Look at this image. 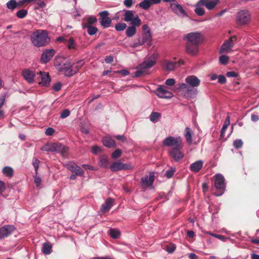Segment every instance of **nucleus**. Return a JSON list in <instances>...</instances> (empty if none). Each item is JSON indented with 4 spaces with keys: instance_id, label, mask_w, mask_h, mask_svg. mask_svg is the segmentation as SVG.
<instances>
[{
    "instance_id": "1",
    "label": "nucleus",
    "mask_w": 259,
    "mask_h": 259,
    "mask_svg": "<svg viewBox=\"0 0 259 259\" xmlns=\"http://www.w3.org/2000/svg\"><path fill=\"white\" fill-rule=\"evenodd\" d=\"M54 64L56 69L62 72L65 76L69 77L73 75L74 71L71 70V62L69 58L62 56H57Z\"/></svg>"
},
{
    "instance_id": "2",
    "label": "nucleus",
    "mask_w": 259,
    "mask_h": 259,
    "mask_svg": "<svg viewBox=\"0 0 259 259\" xmlns=\"http://www.w3.org/2000/svg\"><path fill=\"white\" fill-rule=\"evenodd\" d=\"M31 39L32 44L37 47L44 46L50 41L48 32L42 29L35 31L31 36Z\"/></svg>"
},
{
    "instance_id": "3",
    "label": "nucleus",
    "mask_w": 259,
    "mask_h": 259,
    "mask_svg": "<svg viewBox=\"0 0 259 259\" xmlns=\"http://www.w3.org/2000/svg\"><path fill=\"white\" fill-rule=\"evenodd\" d=\"M157 58L158 54L156 53H154L152 55L147 57L144 62L139 65L138 70L135 72V76L140 77L146 75L147 69L155 64Z\"/></svg>"
},
{
    "instance_id": "4",
    "label": "nucleus",
    "mask_w": 259,
    "mask_h": 259,
    "mask_svg": "<svg viewBox=\"0 0 259 259\" xmlns=\"http://www.w3.org/2000/svg\"><path fill=\"white\" fill-rule=\"evenodd\" d=\"M183 39L188 44L196 46L201 44L204 41V37L201 32L195 31L184 35Z\"/></svg>"
},
{
    "instance_id": "5",
    "label": "nucleus",
    "mask_w": 259,
    "mask_h": 259,
    "mask_svg": "<svg viewBox=\"0 0 259 259\" xmlns=\"http://www.w3.org/2000/svg\"><path fill=\"white\" fill-rule=\"evenodd\" d=\"M41 150L50 152H56L59 153L63 156L66 155L68 148L60 143H53L46 145L41 148Z\"/></svg>"
},
{
    "instance_id": "6",
    "label": "nucleus",
    "mask_w": 259,
    "mask_h": 259,
    "mask_svg": "<svg viewBox=\"0 0 259 259\" xmlns=\"http://www.w3.org/2000/svg\"><path fill=\"white\" fill-rule=\"evenodd\" d=\"M163 145L173 148L183 147L184 144L182 139L180 136H168L163 141Z\"/></svg>"
},
{
    "instance_id": "7",
    "label": "nucleus",
    "mask_w": 259,
    "mask_h": 259,
    "mask_svg": "<svg viewBox=\"0 0 259 259\" xmlns=\"http://www.w3.org/2000/svg\"><path fill=\"white\" fill-rule=\"evenodd\" d=\"M124 20L127 22H130L131 25L135 26H140L141 24V20L139 16L130 10L124 11Z\"/></svg>"
},
{
    "instance_id": "8",
    "label": "nucleus",
    "mask_w": 259,
    "mask_h": 259,
    "mask_svg": "<svg viewBox=\"0 0 259 259\" xmlns=\"http://www.w3.org/2000/svg\"><path fill=\"white\" fill-rule=\"evenodd\" d=\"M214 186L219 190L218 193L215 194L216 196H221L225 191V179L223 176L220 174H217L214 176Z\"/></svg>"
},
{
    "instance_id": "9",
    "label": "nucleus",
    "mask_w": 259,
    "mask_h": 259,
    "mask_svg": "<svg viewBox=\"0 0 259 259\" xmlns=\"http://www.w3.org/2000/svg\"><path fill=\"white\" fill-rule=\"evenodd\" d=\"M251 19L249 12L246 10L239 11L237 15L236 21L237 23L241 25L248 23Z\"/></svg>"
},
{
    "instance_id": "10",
    "label": "nucleus",
    "mask_w": 259,
    "mask_h": 259,
    "mask_svg": "<svg viewBox=\"0 0 259 259\" xmlns=\"http://www.w3.org/2000/svg\"><path fill=\"white\" fill-rule=\"evenodd\" d=\"M36 81L44 87H48L51 82V78L47 72L40 71L35 78Z\"/></svg>"
},
{
    "instance_id": "11",
    "label": "nucleus",
    "mask_w": 259,
    "mask_h": 259,
    "mask_svg": "<svg viewBox=\"0 0 259 259\" xmlns=\"http://www.w3.org/2000/svg\"><path fill=\"white\" fill-rule=\"evenodd\" d=\"M182 148L183 147L173 148L168 151L169 155L174 161H179L184 157V153L181 150Z\"/></svg>"
},
{
    "instance_id": "12",
    "label": "nucleus",
    "mask_w": 259,
    "mask_h": 259,
    "mask_svg": "<svg viewBox=\"0 0 259 259\" xmlns=\"http://www.w3.org/2000/svg\"><path fill=\"white\" fill-rule=\"evenodd\" d=\"M142 39L137 38L135 40L134 47H138L141 46L145 44L147 45L149 47L151 44L152 40V34H147L142 33Z\"/></svg>"
},
{
    "instance_id": "13",
    "label": "nucleus",
    "mask_w": 259,
    "mask_h": 259,
    "mask_svg": "<svg viewBox=\"0 0 259 259\" xmlns=\"http://www.w3.org/2000/svg\"><path fill=\"white\" fill-rule=\"evenodd\" d=\"M101 18L99 22L101 26L104 28H108L111 23V19L108 17L109 13L108 11H104L99 13Z\"/></svg>"
},
{
    "instance_id": "14",
    "label": "nucleus",
    "mask_w": 259,
    "mask_h": 259,
    "mask_svg": "<svg viewBox=\"0 0 259 259\" xmlns=\"http://www.w3.org/2000/svg\"><path fill=\"white\" fill-rule=\"evenodd\" d=\"M156 95L161 98L170 99L173 97V94L166 90V87L160 85L156 90Z\"/></svg>"
},
{
    "instance_id": "15",
    "label": "nucleus",
    "mask_w": 259,
    "mask_h": 259,
    "mask_svg": "<svg viewBox=\"0 0 259 259\" xmlns=\"http://www.w3.org/2000/svg\"><path fill=\"white\" fill-rule=\"evenodd\" d=\"M13 225H5L0 228V239L7 237L14 231Z\"/></svg>"
},
{
    "instance_id": "16",
    "label": "nucleus",
    "mask_w": 259,
    "mask_h": 259,
    "mask_svg": "<svg viewBox=\"0 0 259 259\" xmlns=\"http://www.w3.org/2000/svg\"><path fill=\"white\" fill-rule=\"evenodd\" d=\"M55 50H45L41 54L40 60L44 63L49 62L55 54Z\"/></svg>"
},
{
    "instance_id": "17",
    "label": "nucleus",
    "mask_w": 259,
    "mask_h": 259,
    "mask_svg": "<svg viewBox=\"0 0 259 259\" xmlns=\"http://www.w3.org/2000/svg\"><path fill=\"white\" fill-rule=\"evenodd\" d=\"M170 7L174 13L179 16H186L187 15L182 6L177 3H171Z\"/></svg>"
},
{
    "instance_id": "18",
    "label": "nucleus",
    "mask_w": 259,
    "mask_h": 259,
    "mask_svg": "<svg viewBox=\"0 0 259 259\" xmlns=\"http://www.w3.org/2000/svg\"><path fill=\"white\" fill-rule=\"evenodd\" d=\"M220 0H200L199 5L205 6L208 10L213 9L219 3Z\"/></svg>"
},
{
    "instance_id": "19",
    "label": "nucleus",
    "mask_w": 259,
    "mask_h": 259,
    "mask_svg": "<svg viewBox=\"0 0 259 259\" xmlns=\"http://www.w3.org/2000/svg\"><path fill=\"white\" fill-rule=\"evenodd\" d=\"M67 167L70 171L75 172L76 175L83 176L84 175V171L82 169L75 163L70 162L67 164Z\"/></svg>"
},
{
    "instance_id": "20",
    "label": "nucleus",
    "mask_w": 259,
    "mask_h": 259,
    "mask_svg": "<svg viewBox=\"0 0 259 259\" xmlns=\"http://www.w3.org/2000/svg\"><path fill=\"white\" fill-rule=\"evenodd\" d=\"M185 82L192 88L197 87L200 83V80L196 76L190 75L185 78Z\"/></svg>"
},
{
    "instance_id": "21",
    "label": "nucleus",
    "mask_w": 259,
    "mask_h": 259,
    "mask_svg": "<svg viewBox=\"0 0 259 259\" xmlns=\"http://www.w3.org/2000/svg\"><path fill=\"white\" fill-rule=\"evenodd\" d=\"M155 175L153 172H151L149 176H146L142 179V185L144 188L151 186L154 180Z\"/></svg>"
},
{
    "instance_id": "22",
    "label": "nucleus",
    "mask_w": 259,
    "mask_h": 259,
    "mask_svg": "<svg viewBox=\"0 0 259 259\" xmlns=\"http://www.w3.org/2000/svg\"><path fill=\"white\" fill-rule=\"evenodd\" d=\"M131 168H132L131 165H128L120 162H115L110 166V169L112 171H116L122 169H127Z\"/></svg>"
},
{
    "instance_id": "23",
    "label": "nucleus",
    "mask_w": 259,
    "mask_h": 259,
    "mask_svg": "<svg viewBox=\"0 0 259 259\" xmlns=\"http://www.w3.org/2000/svg\"><path fill=\"white\" fill-rule=\"evenodd\" d=\"M161 0H143L139 4V6L144 10L148 9L151 6L159 4Z\"/></svg>"
},
{
    "instance_id": "24",
    "label": "nucleus",
    "mask_w": 259,
    "mask_h": 259,
    "mask_svg": "<svg viewBox=\"0 0 259 259\" xmlns=\"http://www.w3.org/2000/svg\"><path fill=\"white\" fill-rule=\"evenodd\" d=\"M22 75L24 79L29 83L33 82L35 75L33 71L26 69L23 70Z\"/></svg>"
},
{
    "instance_id": "25",
    "label": "nucleus",
    "mask_w": 259,
    "mask_h": 259,
    "mask_svg": "<svg viewBox=\"0 0 259 259\" xmlns=\"http://www.w3.org/2000/svg\"><path fill=\"white\" fill-rule=\"evenodd\" d=\"M203 165V161L199 160L192 163L190 166V169L193 172H198L202 168Z\"/></svg>"
},
{
    "instance_id": "26",
    "label": "nucleus",
    "mask_w": 259,
    "mask_h": 259,
    "mask_svg": "<svg viewBox=\"0 0 259 259\" xmlns=\"http://www.w3.org/2000/svg\"><path fill=\"white\" fill-rule=\"evenodd\" d=\"M236 41V37L235 36L231 37L224 42L221 49H231L234 47Z\"/></svg>"
},
{
    "instance_id": "27",
    "label": "nucleus",
    "mask_w": 259,
    "mask_h": 259,
    "mask_svg": "<svg viewBox=\"0 0 259 259\" xmlns=\"http://www.w3.org/2000/svg\"><path fill=\"white\" fill-rule=\"evenodd\" d=\"M113 203V199L112 198H108L106 201L102 205L101 211L103 212H106L109 210L112 206Z\"/></svg>"
},
{
    "instance_id": "28",
    "label": "nucleus",
    "mask_w": 259,
    "mask_h": 259,
    "mask_svg": "<svg viewBox=\"0 0 259 259\" xmlns=\"http://www.w3.org/2000/svg\"><path fill=\"white\" fill-rule=\"evenodd\" d=\"M103 145L108 148H115V143L110 137L106 136L103 139Z\"/></svg>"
},
{
    "instance_id": "29",
    "label": "nucleus",
    "mask_w": 259,
    "mask_h": 259,
    "mask_svg": "<svg viewBox=\"0 0 259 259\" xmlns=\"http://www.w3.org/2000/svg\"><path fill=\"white\" fill-rule=\"evenodd\" d=\"M182 64H183V61H180L179 63L172 62H166L164 65V68L167 70L172 71L179 65Z\"/></svg>"
},
{
    "instance_id": "30",
    "label": "nucleus",
    "mask_w": 259,
    "mask_h": 259,
    "mask_svg": "<svg viewBox=\"0 0 259 259\" xmlns=\"http://www.w3.org/2000/svg\"><path fill=\"white\" fill-rule=\"evenodd\" d=\"M184 137L186 139V142L189 144L191 145L192 143V132L190 128L187 127L185 128V132L184 134Z\"/></svg>"
},
{
    "instance_id": "31",
    "label": "nucleus",
    "mask_w": 259,
    "mask_h": 259,
    "mask_svg": "<svg viewBox=\"0 0 259 259\" xmlns=\"http://www.w3.org/2000/svg\"><path fill=\"white\" fill-rule=\"evenodd\" d=\"M84 62L83 60L78 61L75 63H71V70L74 71L73 75L75 74L79 69L83 65Z\"/></svg>"
},
{
    "instance_id": "32",
    "label": "nucleus",
    "mask_w": 259,
    "mask_h": 259,
    "mask_svg": "<svg viewBox=\"0 0 259 259\" xmlns=\"http://www.w3.org/2000/svg\"><path fill=\"white\" fill-rule=\"evenodd\" d=\"M97 22V19L96 17L94 16H91L87 19V22L82 23V27L85 29V26H92L93 24L96 23Z\"/></svg>"
},
{
    "instance_id": "33",
    "label": "nucleus",
    "mask_w": 259,
    "mask_h": 259,
    "mask_svg": "<svg viewBox=\"0 0 259 259\" xmlns=\"http://www.w3.org/2000/svg\"><path fill=\"white\" fill-rule=\"evenodd\" d=\"M197 91L196 89L188 87L183 93L184 96L187 98L191 97L193 95L197 94Z\"/></svg>"
},
{
    "instance_id": "34",
    "label": "nucleus",
    "mask_w": 259,
    "mask_h": 259,
    "mask_svg": "<svg viewBox=\"0 0 259 259\" xmlns=\"http://www.w3.org/2000/svg\"><path fill=\"white\" fill-rule=\"evenodd\" d=\"M230 116L228 115L225 119L224 125L221 131V137L223 138L225 136V132L228 126L230 125Z\"/></svg>"
},
{
    "instance_id": "35",
    "label": "nucleus",
    "mask_w": 259,
    "mask_h": 259,
    "mask_svg": "<svg viewBox=\"0 0 259 259\" xmlns=\"http://www.w3.org/2000/svg\"><path fill=\"white\" fill-rule=\"evenodd\" d=\"M132 26H129L126 29V35L128 37H132L136 33V27H139V26H135L134 25H131Z\"/></svg>"
},
{
    "instance_id": "36",
    "label": "nucleus",
    "mask_w": 259,
    "mask_h": 259,
    "mask_svg": "<svg viewBox=\"0 0 259 259\" xmlns=\"http://www.w3.org/2000/svg\"><path fill=\"white\" fill-rule=\"evenodd\" d=\"M4 175L9 178H12L14 175V170L10 166H5L2 169Z\"/></svg>"
},
{
    "instance_id": "37",
    "label": "nucleus",
    "mask_w": 259,
    "mask_h": 259,
    "mask_svg": "<svg viewBox=\"0 0 259 259\" xmlns=\"http://www.w3.org/2000/svg\"><path fill=\"white\" fill-rule=\"evenodd\" d=\"M109 234L113 239L117 238L120 235V232L118 229H111L109 230Z\"/></svg>"
},
{
    "instance_id": "38",
    "label": "nucleus",
    "mask_w": 259,
    "mask_h": 259,
    "mask_svg": "<svg viewBox=\"0 0 259 259\" xmlns=\"http://www.w3.org/2000/svg\"><path fill=\"white\" fill-rule=\"evenodd\" d=\"M161 116V114L156 112H152L150 115V119L153 122H156Z\"/></svg>"
},
{
    "instance_id": "39",
    "label": "nucleus",
    "mask_w": 259,
    "mask_h": 259,
    "mask_svg": "<svg viewBox=\"0 0 259 259\" xmlns=\"http://www.w3.org/2000/svg\"><path fill=\"white\" fill-rule=\"evenodd\" d=\"M52 246L47 243H45L42 246V252L46 254H49L51 252Z\"/></svg>"
},
{
    "instance_id": "40",
    "label": "nucleus",
    "mask_w": 259,
    "mask_h": 259,
    "mask_svg": "<svg viewBox=\"0 0 259 259\" xmlns=\"http://www.w3.org/2000/svg\"><path fill=\"white\" fill-rule=\"evenodd\" d=\"M99 164L101 166L107 168L109 165V162L107 158L105 156H102L100 157Z\"/></svg>"
},
{
    "instance_id": "41",
    "label": "nucleus",
    "mask_w": 259,
    "mask_h": 259,
    "mask_svg": "<svg viewBox=\"0 0 259 259\" xmlns=\"http://www.w3.org/2000/svg\"><path fill=\"white\" fill-rule=\"evenodd\" d=\"M207 234H209L215 238H217L224 242L226 241V240L228 239L227 237H225V236L224 235H218V234H213V233H212L211 232H207L206 233Z\"/></svg>"
},
{
    "instance_id": "42",
    "label": "nucleus",
    "mask_w": 259,
    "mask_h": 259,
    "mask_svg": "<svg viewBox=\"0 0 259 259\" xmlns=\"http://www.w3.org/2000/svg\"><path fill=\"white\" fill-rule=\"evenodd\" d=\"M85 28L87 29L88 33L91 35H94L98 31L97 28L92 26H85Z\"/></svg>"
},
{
    "instance_id": "43",
    "label": "nucleus",
    "mask_w": 259,
    "mask_h": 259,
    "mask_svg": "<svg viewBox=\"0 0 259 259\" xmlns=\"http://www.w3.org/2000/svg\"><path fill=\"white\" fill-rule=\"evenodd\" d=\"M201 6L202 5H199L198 2L195 10V13L199 16H202L204 14V10L201 7Z\"/></svg>"
},
{
    "instance_id": "44",
    "label": "nucleus",
    "mask_w": 259,
    "mask_h": 259,
    "mask_svg": "<svg viewBox=\"0 0 259 259\" xmlns=\"http://www.w3.org/2000/svg\"><path fill=\"white\" fill-rule=\"evenodd\" d=\"M7 7L8 9L11 10H14L15 9L17 4L15 0H10L7 3Z\"/></svg>"
},
{
    "instance_id": "45",
    "label": "nucleus",
    "mask_w": 259,
    "mask_h": 259,
    "mask_svg": "<svg viewBox=\"0 0 259 259\" xmlns=\"http://www.w3.org/2000/svg\"><path fill=\"white\" fill-rule=\"evenodd\" d=\"M127 25L125 23H119L115 25V28L117 31H122L125 29Z\"/></svg>"
},
{
    "instance_id": "46",
    "label": "nucleus",
    "mask_w": 259,
    "mask_h": 259,
    "mask_svg": "<svg viewBox=\"0 0 259 259\" xmlns=\"http://www.w3.org/2000/svg\"><path fill=\"white\" fill-rule=\"evenodd\" d=\"M243 142L241 139H237L233 142V146L236 149H239L242 147Z\"/></svg>"
},
{
    "instance_id": "47",
    "label": "nucleus",
    "mask_w": 259,
    "mask_h": 259,
    "mask_svg": "<svg viewBox=\"0 0 259 259\" xmlns=\"http://www.w3.org/2000/svg\"><path fill=\"white\" fill-rule=\"evenodd\" d=\"M27 14V11L25 10L22 9L17 12V16L19 18H23L26 16Z\"/></svg>"
},
{
    "instance_id": "48",
    "label": "nucleus",
    "mask_w": 259,
    "mask_h": 259,
    "mask_svg": "<svg viewBox=\"0 0 259 259\" xmlns=\"http://www.w3.org/2000/svg\"><path fill=\"white\" fill-rule=\"evenodd\" d=\"M176 246L174 244H170L165 246L166 250L168 253L173 252L176 249Z\"/></svg>"
},
{
    "instance_id": "49",
    "label": "nucleus",
    "mask_w": 259,
    "mask_h": 259,
    "mask_svg": "<svg viewBox=\"0 0 259 259\" xmlns=\"http://www.w3.org/2000/svg\"><path fill=\"white\" fill-rule=\"evenodd\" d=\"M142 33L144 34H152L150 29L147 24H144L143 25L142 28Z\"/></svg>"
},
{
    "instance_id": "50",
    "label": "nucleus",
    "mask_w": 259,
    "mask_h": 259,
    "mask_svg": "<svg viewBox=\"0 0 259 259\" xmlns=\"http://www.w3.org/2000/svg\"><path fill=\"white\" fill-rule=\"evenodd\" d=\"M228 57L225 55H222L220 56L219 61L220 63L223 65H226L228 62Z\"/></svg>"
},
{
    "instance_id": "51",
    "label": "nucleus",
    "mask_w": 259,
    "mask_h": 259,
    "mask_svg": "<svg viewBox=\"0 0 259 259\" xmlns=\"http://www.w3.org/2000/svg\"><path fill=\"white\" fill-rule=\"evenodd\" d=\"M70 114V111L68 109H65L62 111L60 114L61 118H65L69 116Z\"/></svg>"
},
{
    "instance_id": "52",
    "label": "nucleus",
    "mask_w": 259,
    "mask_h": 259,
    "mask_svg": "<svg viewBox=\"0 0 259 259\" xmlns=\"http://www.w3.org/2000/svg\"><path fill=\"white\" fill-rule=\"evenodd\" d=\"M121 154V151L119 149H116L112 154V157L114 159L117 158L120 156Z\"/></svg>"
},
{
    "instance_id": "53",
    "label": "nucleus",
    "mask_w": 259,
    "mask_h": 259,
    "mask_svg": "<svg viewBox=\"0 0 259 259\" xmlns=\"http://www.w3.org/2000/svg\"><path fill=\"white\" fill-rule=\"evenodd\" d=\"M189 87L188 84L186 83H180L178 85V89H179L180 90H181L182 92H183V93H184V92L187 89H188V87Z\"/></svg>"
},
{
    "instance_id": "54",
    "label": "nucleus",
    "mask_w": 259,
    "mask_h": 259,
    "mask_svg": "<svg viewBox=\"0 0 259 259\" xmlns=\"http://www.w3.org/2000/svg\"><path fill=\"white\" fill-rule=\"evenodd\" d=\"M101 150V148L100 147H98L97 145H95L92 147L91 149V152L94 154H97L98 153L100 152Z\"/></svg>"
},
{
    "instance_id": "55",
    "label": "nucleus",
    "mask_w": 259,
    "mask_h": 259,
    "mask_svg": "<svg viewBox=\"0 0 259 259\" xmlns=\"http://www.w3.org/2000/svg\"><path fill=\"white\" fill-rule=\"evenodd\" d=\"M6 189V186L5 183L0 180V194H2L5 191Z\"/></svg>"
},
{
    "instance_id": "56",
    "label": "nucleus",
    "mask_w": 259,
    "mask_h": 259,
    "mask_svg": "<svg viewBox=\"0 0 259 259\" xmlns=\"http://www.w3.org/2000/svg\"><path fill=\"white\" fill-rule=\"evenodd\" d=\"M39 161L37 159H33L32 163L36 171L37 170L39 167Z\"/></svg>"
},
{
    "instance_id": "57",
    "label": "nucleus",
    "mask_w": 259,
    "mask_h": 259,
    "mask_svg": "<svg viewBox=\"0 0 259 259\" xmlns=\"http://www.w3.org/2000/svg\"><path fill=\"white\" fill-rule=\"evenodd\" d=\"M218 82L221 84H224L226 82V79L224 75H220L218 77Z\"/></svg>"
},
{
    "instance_id": "58",
    "label": "nucleus",
    "mask_w": 259,
    "mask_h": 259,
    "mask_svg": "<svg viewBox=\"0 0 259 259\" xmlns=\"http://www.w3.org/2000/svg\"><path fill=\"white\" fill-rule=\"evenodd\" d=\"M176 81L174 78H169L166 80L165 84L167 85L172 86L175 84Z\"/></svg>"
},
{
    "instance_id": "59",
    "label": "nucleus",
    "mask_w": 259,
    "mask_h": 259,
    "mask_svg": "<svg viewBox=\"0 0 259 259\" xmlns=\"http://www.w3.org/2000/svg\"><path fill=\"white\" fill-rule=\"evenodd\" d=\"M188 54L195 56L197 55L198 53V50H186Z\"/></svg>"
},
{
    "instance_id": "60",
    "label": "nucleus",
    "mask_w": 259,
    "mask_h": 259,
    "mask_svg": "<svg viewBox=\"0 0 259 259\" xmlns=\"http://www.w3.org/2000/svg\"><path fill=\"white\" fill-rule=\"evenodd\" d=\"M123 4L127 8H130L133 5V0H124Z\"/></svg>"
},
{
    "instance_id": "61",
    "label": "nucleus",
    "mask_w": 259,
    "mask_h": 259,
    "mask_svg": "<svg viewBox=\"0 0 259 259\" xmlns=\"http://www.w3.org/2000/svg\"><path fill=\"white\" fill-rule=\"evenodd\" d=\"M55 133V130L52 127H48L46 129L45 134L47 136H51Z\"/></svg>"
},
{
    "instance_id": "62",
    "label": "nucleus",
    "mask_w": 259,
    "mask_h": 259,
    "mask_svg": "<svg viewBox=\"0 0 259 259\" xmlns=\"http://www.w3.org/2000/svg\"><path fill=\"white\" fill-rule=\"evenodd\" d=\"M68 49H73L75 47L74 45V40L73 38H71L69 39V41L68 42Z\"/></svg>"
},
{
    "instance_id": "63",
    "label": "nucleus",
    "mask_w": 259,
    "mask_h": 259,
    "mask_svg": "<svg viewBox=\"0 0 259 259\" xmlns=\"http://www.w3.org/2000/svg\"><path fill=\"white\" fill-rule=\"evenodd\" d=\"M61 88V84L60 82H57L54 84L53 89L55 91H59Z\"/></svg>"
},
{
    "instance_id": "64",
    "label": "nucleus",
    "mask_w": 259,
    "mask_h": 259,
    "mask_svg": "<svg viewBox=\"0 0 259 259\" xmlns=\"http://www.w3.org/2000/svg\"><path fill=\"white\" fill-rule=\"evenodd\" d=\"M6 98V95L4 94L0 96V109L3 106Z\"/></svg>"
}]
</instances>
